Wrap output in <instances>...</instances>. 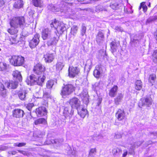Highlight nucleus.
Segmentation results:
<instances>
[{
  "label": "nucleus",
  "instance_id": "obj_60",
  "mask_svg": "<svg viewBox=\"0 0 157 157\" xmlns=\"http://www.w3.org/2000/svg\"><path fill=\"white\" fill-rule=\"evenodd\" d=\"M86 0H78V2H81L82 3H87V2L86 1Z\"/></svg>",
  "mask_w": 157,
  "mask_h": 157
},
{
  "label": "nucleus",
  "instance_id": "obj_22",
  "mask_svg": "<svg viewBox=\"0 0 157 157\" xmlns=\"http://www.w3.org/2000/svg\"><path fill=\"white\" fill-rule=\"evenodd\" d=\"M63 141V140L62 139L59 140L57 139L54 140L52 139H48L46 141V144H56L59 145Z\"/></svg>",
  "mask_w": 157,
  "mask_h": 157
},
{
  "label": "nucleus",
  "instance_id": "obj_56",
  "mask_svg": "<svg viewBox=\"0 0 157 157\" xmlns=\"http://www.w3.org/2000/svg\"><path fill=\"white\" fill-rule=\"evenodd\" d=\"M121 137V135L118 132L116 133L114 136V138L115 139H119Z\"/></svg>",
  "mask_w": 157,
  "mask_h": 157
},
{
  "label": "nucleus",
  "instance_id": "obj_46",
  "mask_svg": "<svg viewBox=\"0 0 157 157\" xmlns=\"http://www.w3.org/2000/svg\"><path fill=\"white\" fill-rule=\"evenodd\" d=\"M46 89L44 90V97L45 98H48L50 97V90L47 92Z\"/></svg>",
  "mask_w": 157,
  "mask_h": 157
},
{
  "label": "nucleus",
  "instance_id": "obj_12",
  "mask_svg": "<svg viewBox=\"0 0 157 157\" xmlns=\"http://www.w3.org/2000/svg\"><path fill=\"white\" fill-rule=\"evenodd\" d=\"M53 34L52 29L47 28L43 30L42 32V37L43 40H46L50 38Z\"/></svg>",
  "mask_w": 157,
  "mask_h": 157
},
{
  "label": "nucleus",
  "instance_id": "obj_23",
  "mask_svg": "<svg viewBox=\"0 0 157 157\" xmlns=\"http://www.w3.org/2000/svg\"><path fill=\"white\" fill-rule=\"evenodd\" d=\"M45 61L47 63H51L54 59L55 56L53 54L47 53L44 55Z\"/></svg>",
  "mask_w": 157,
  "mask_h": 157
},
{
  "label": "nucleus",
  "instance_id": "obj_13",
  "mask_svg": "<svg viewBox=\"0 0 157 157\" xmlns=\"http://www.w3.org/2000/svg\"><path fill=\"white\" fill-rule=\"evenodd\" d=\"M50 40L48 42V43L50 45H56L57 43L59 37L56 31H55L53 34L50 38Z\"/></svg>",
  "mask_w": 157,
  "mask_h": 157
},
{
  "label": "nucleus",
  "instance_id": "obj_4",
  "mask_svg": "<svg viewBox=\"0 0 157 157\" xmlns=\"http://www.w3.org/2000/svg\"><path fill=\"white\" fill-rule=\"evenodd\" d=\"M50 26L52 28L54 27V28L56 30L55 31L58 35L62 34L66 29L64 24L61 22L58 21L56 19H54L51 21Z\"/></svg>",
  "mask_w": 157,
  "mask_h": 157
},
{
  "label": "nucleus",
  "instance_id": "obj_64",
  "mask_svg": "<svg viewBox=\"0 0 157 157\" xmlns=\"http://www.w3.org/2000/svg\"><path fill=\"white\" fill-rule=\"evenodd\" d=\"M20 152H21V153H22V154H24L25 152L24 151H19Z\"/></svg>",
  "mask_w": 157,
  "mask_h": 157
},
{
  "label": "nucleus",
  "instance_id": "obj_45",
  "mask_svg": "<svg viewBox=\"0 0 157 157\" xmlns=\"http://www.w3.org/2000/svg\"><path fill=\"white\" fill-rule=\"evenodd\" d=\"M86 28L84 24L82 25L81 30V34L82 36H84L86 33Z\"/></svg>",
  "mask_w": 157,
  "mask_h": 157
},
{
  "label": "nucleus",
  "instance_id": "obj_20",
  "mask_svg": "<svg viewBox=\"0 0 157 157\" xmlns=\"http://www.w3.org/2000/svg\"><path fill=\"white\" fill-rule=\"evenodd\" d=\"M142 144V143L140 142H137L136 143H135L134 144H131L127 147H129V153L131 154H132L134 153V148L135 147H138V146H140Z\"/></svg>",
  "mask_w": 157,
  "mask_h": 157
},
{
  "label": "nucleus",
  "instance_id": "obj_43",
  "mask_svg": "<svg viewBox=\"0 0 157 157\" xmlns=\"http://www.w3.org/2000/svg\"><path fill=\"white\" fill-rule=\"evenodd\" d=\"M17 28H14V29H8L7 31L8 32L10 33L11 35H13L14 34L17 33L18 32V30L17 29Z\"/></svg>",
  "mask_w": 157,
  "mask_h": 157
},
{
  "label": "nucleus",
  "instance_id": "obj_55",
  "mask_svg": "<svg viewBox=\"0 0 157 157\" xmlns=\"http://www.w3.org/2000/svg\"><path fill=\"white\" fill-rule=\"evenodd\" d=\"M115 30L116 31L121 32L123 31V29L121 27L118 26L115 27Z\"/></svg>",
  "mask_w": 157,
  "mask_h": 157
},
{
  "label": "nucleus",
  "instance_id": "obj_50",
  "mask_svg": "<svg viewBox=\"0 0 157 157\" xmlns=\"http://www.w3.org/2000/svg\"><path fill=\"white\" fill-rule=\"evenodd\" d=\"M103 138V136L101 135H98L97 136H94L93 137V140H99L100 139H101Z\"/></svg>",
  "mask_w": 157,
  "mask_h": 157
},
{
  "label": "nucleus",
  "instance_id": "obj_42",
  "mask_svg": "<svg viewBox=\"0 0 157 157\" xmlns=\"http://www.w3.org/2000/svg\"><path fill=\"white\" fill-rule=\"evenodd\" d=\"M7 65L5 63L1 62L0 63V71H3L6 70Z\"/></svg>",
  "mask_w": 157,
  "mask_h": 157
},
{
  "label": "nucleus",
  "instance_id": "obj_54",
  "mask_svg": "<svg viewBox=\"0 0 157 157\" xmlns=\"http://www.w3.org/2000/svg\"><path fill=\"white\" fill-rule=\"evenodd\" d=\"M34 106L33 103H29L27 105L26 108L29 111H31L32 108Z\"/></svg>",
  "mask_w": 157,
  "mask_h": 157
},
{
  "label": "nucleus",
  "instance_id": "obj_31",
  "mask_svg": "<svg viewBox=\"0 0 157 157\" xmlns=\"http://www.w3.org/2000/svg\"><path fill=\"white\" fill-rule=\"evenodd\" d=\"M27 92L25 90L20 91L18 94V96L21 100H25L26 99V94Z\"/></svg>",
  "mask_w": 157,
  "mask_h": 157
},
{
  "label": "nucleus",
  "instance_id": "obj_1",
  "mask_svg": "<svg viewBox=\"0 0 157 157\" xmlns=\"http://www.w3.org/2000/svg\"><path fill=\"white\" fill-rule=\"evenodd\" d=\"M61 8H59L55 7L52 4L49 5L48 6V9L52 12H58L60 11L62 13H63L65 14L66 17H71V16H73L75 13V11L71 9V4L67 2H62V5H60L59 7Z\"/></svg>",
  "mask_w": 157,
  "mask_h": 157
},
{
  "label": "nucleus",
  "instance_id": "obj_33",
  "mask_svg": "<svg viewBox=\"0 0 157 157\" xmlns=\"http://www.w3.org/2000/svg\"><path fill=\"white\" fill-rule=\"evenodd\" d=\"M64 66V64L63 62H58L56 65V70L59 71L62 70Z\"/></svg>",
  "mask_w": 157,
  "mask_h": 157
},
{
  "label": "nucleus",
  "instance_id": "obj_25",
  "mask_svg": "<svg viewBox=\"0 0 157 157\" xmlns=\"http://www.w3.org/2000/svg\"><path fill=\"white\" fill-rule=\"evenodd\" d=\"M77 110L78 114L81 117L83 118L85 117L87 113V110L83 108L82 106L80 108H79Z\"/></svg>",
  "mask_w": 157,
  "mask_h": 157
},
{
  "label": "nucleus",
  "instance_id": "obj_14",
  "mask_svg": "<svg viewBox=\"0 0 157 157\" xmlns=\"http://www.w3.org/2000/svg\"><path fill=\"white\" fill-rule=\"evenodd\" d=\"M116 117L119 121H122L126 118L123 109H119L116 113Z\"/></svg>",
  "mask_w": 157,
  "mask_h": 157
},
{
  "label": "nucleus",
  "instance_id": "obj_7",
  "mask_svg": "<svg viewBox=\"0 0 157 157\" xmlns=\"http://www.w3.org/2000/svg\"><path fill=\"white\" fill-rule=\"evenodd\" d=\"M69 103L72 109L76 108L78 110L82 106L80 105V101L76 97H74L70 99L69 101Z\"/></svg>",
  "mask_w": 157,
  "mask_h": 157
},
{
  "label": "nucleus",
  "instance_id": "obj_26",
  "mask_svg": "<svg viewBox=\"0 0 157 157\" xmlns=\"http://www.w3.org/2000/svg\"><path fill=\"white\" fill-rule=\"evenodd\" d=\"M13 75L14 78L17 80L21 81L22 80V77L21 73L17 70H15L13 72Z\"/></svg>",
  "mask_w": 157,
  "mask_h": 157
},
{
  "label": "nucleus",
  "instance_id": "obj_63",
  "mask_svg": "<svg viewBox=\"0 0 157 157\" xmlns=\"http://www.w3.org/2000/svg\"><path fill=\"white\" fill-rule=\"evenodd\" d=\"M155 39L157 40V34L156 33H155Z\"/></svg>",
  "mask_w": 157,
  "mask_h": 157
},
{
  "label": "nucleus",
  "instance_id": "obj_37",
  "mask_svg": "<svg viewBox=\"0 0 157 157\" xmlns=\"http://www.w3.org/2000/svg\"><path fill=\"white\" fill-rule=\"evenodd\" d=\"M96 148H91L90 149L88 155V157H94L96 154Z\"/></svg>",
  "mask_w": 157,
  "mask_h": 157
},
{
  "label": "nucleus",
  "instance_id": "obj_21",
  "mask_svg": "<svg viewBox=\"0 0 157 157\" xmlns=\"http://www.w3.org/2000/svg\"><path fill=\"white\" fill-rule=\"evenodd\" d=\"M3 83H4L3 82ZM5 84L6 86L9 89H14L17 86L18 83L17 82L10 81L9 82H5Z\"/></svg>",
  "mask_w": 157,
  "mask_h": 157
},
{
  "label": "nucleus",
  "instance_id": "obj_10",
  "mask_svg": "<svg viewBox=\"0 0 157 157\" xmlns=\"http://www.w3.org/2000/svg\"><path fill=\"white\" fill-rule=\"evenodd\" d=\"M44 67L41 63H38L34 66L33 71L35 73L40 75L44 74Z\"/></svg>",
  "mask_w": 157,
  "mask_h": 157
},
{
  "label": "nucleus",
  "instance_id": "obj_27",
  "mask_svg": "<svg viewBox=\"0 0 157 157\" xmlns=\"http://www.w3.org/2000/svg\"><path fill=\"white\" fill-rule=\"evenodd\" d=\"M103 87V85L101 82H96L93 86V89L95 91H97Z\"/></svg>",
  "mask_w": 157,
  "mask_h": 157
},
{
  "label": "nucleus",
  "instance_id": "obj_2",
  "mask_svg": "<svg viewBox=\"0 0 157 157\" xmlns=\"http://www.w3.org/2000/svg\"><path fill=\"white\" fill-rule=\"evenodd\" d=\"M10 24L12 28H20L22 29L28 25V24L25 23V18L22 16L13 17L10 20Z\"/></svg>",
  "mask_w": 157,
  "mask_h": 157
},
{
  "label": "nucleus",
  "instance_id": "obj_38",
  "mask_svg": "<svg viewBox=\"0 0 157 157\" xmlns=\"http://www.w3.org/2000/svg\"><path fill=\"white\" fill-rule=\"evenodd\" d=\"M54 84V81L53 80H49L46 83V87L49 89L52 88Z\"/></svg>",
  "mask_w": 157,
  "mask_h": 157
},
{
  "label": "nucleus",
  "instance_id": "obj_52",
  "mask_svg": "<svg viewBox=\"0 0 157 157\" xmlns=\"http://www.w3.org/2000/svg\"><path fill=\"white\" fill-rule=\"evenodd\" d=\"M26 143H14V146L18 147H21L25 145Z\"/></svg>",
  "mask_w": 157,
  "mask_h": 157
},
{
  "label": "nucleus",
  "instance_id": "obj_57",
  "mask_svg": "<svg viewBox=\"0 0 157 157\" xmlns=\"http://www.w3.org/2000/svg\"><path fill=\"white\" fill-rule=\"evenodd\" d=\"M7 147L5 146H1L0 147V151H4L7 149Z\"/></svg>",
  "mask_w": 157,
  "mask_h": 157
},
{
  "label": "nucleus",
  "instance_id": "obj_32",
  "mask_svg": "<svg viewBox=\"0 0 157 157\" xmlns=\"http://www.w3.org/2000/svg\"><path fill=\"white\" fill-rule=\"evenodd\" d=\"M34 123L36 125L40 124H47V121L44 118H40L36 120L35 121Z\"/></svg>",
  "mask_w": 157,
  "mask_h": 157
},
{
  "label": "nucleus",
  "instance_id": "obj_18",
  "mask_svg": "<svg viewBox=\"0 0 157 157\" xmlns=\"http://www.w3.org/2000/svg\"><path fill=\"white\" fill-rule=\"evenodd\" d=\"M24 114V113L23 111L21 109H15L13 111V116L16 118L22 117Z\"/></svg>",
  "mask_w": 157,
  "mask_h": 157
},
{
  "label": "nucleus",
  "instance_id": "obj_19",
  "mask_svg": "<svg viewBox=\"0 0 157 157\" xmlns=\"http://www.w3.org/2000/svg\"><path fill=\"white\" fill-rule=\"evenodd\" d=\"M96 41L99 44H102L104 41V36L103 33L99 32L97 36Z\"/></svg>",
  "mask_w": 157,
  "mask_h": 157
},
{
  "label": "nucleus",
  "instance_id": "obj_40",
  "mask_svg": "<svg viewBox=\"0 0 157 157\" xmlns=\"http://www.w3.org/2000/svg\"><path fill=\"white\" fill-rule=\"evenodd\" d=\"M152 58L154 63H157V50L154 51L152 54Z\"/></svg>",
  "mask_w": 157,
  "mask_h": 157
},
{
  "label": "nucleus",
  "instance_id": "obj_61",
  "mask_svg": "<svg viewBox=\"0 0 157 157\" xmlns=\"http://www.w3.org/2000/svg\"><path fill=\"white\" fill-rule=\"evenodd\" d=\"M101 99H99L98 100V106H99V105L101 103Z\"/></svg>",
  "mask_w": 157,
  "mask_h": 157
},
{
  "label": "nucleus",
  "instance_id": "obj_51",
  "mask_svg": "<svg viewBox=\"0 0 157 157\" xmlns=\"http://www.w3.org/2000/svg\"><path fill=\"white\" fill-rule=\"evenodd\" d=\"M118 5L116 3H111L110 5V7L113 10L117 9L118 7Z\"/></svg>",
  "mask_w": 157,
  "mask_h": 157
},
{
  "label": "nucleus",
  "instance_id": "obj_59",
  "mask_svg": "<svg viewBox=\"0 0 157 157\" xmlns=\"http://www.w3.org/2000/svg\"><path fill=\"white\" fill-rule=\"evenodd\" d=\"M128 154V151L126 150H124V153L122 155L123 157H125Z\"/></svg>",
  "mask_w": 157,
  "mask_h": 157
},
{
  "label": "nucleus",
  "instance_id": "obj_11",
  "mask_svg": "<svg viewBox=\"0 0 157 157\" xmlns=\"http://www.w3.org/2000/svg\"><path fill=\"white\" fill-rule=\"evenodd\" d=\"M40 35L36 33L34 35L32 39L29 42V46L30 48H33L36 46L39 42Z\"/></svg>",
  "mask_w": 157,
  "mask_h": 157
},
{
  "label": "nucleus",
  "instance_id": "obj_34",
  "mask_svg": "<svg viewBox=\"0 0 157 157\" xmlns=\"http://www.w3.org/2000/svg\"><path fill=\"white\" fill-rule=\"evenodd\" d=\"M135 89L137 90H140L142 88V84L140 80H137L135 82Z\"/></svg>",
  "mask_w": 157,
  "mask_h": 157
},
{
  "label": "nucleus",
  "instance_id": "obj_35",
  "mask_svg": "<svg viewBox=\"0 0 157 157\" xmlns=\"http://www.w3.org/2000/svg\"><path fill=\"white\" fill-rule=\"evenodd\" d=\"M10 43L11 44H17L18 42V40L17 39V36H12L10 38Z\"/></svg>",
  "mask_w": 157,
  "mask_h": 157
},
{
  "label": "nucleus",
  "instance_id": "obj_30",
  "mask_svg": "<svg viewBox=\"0 0 157 157\" xmlns=\"http://www.w3.org/2000/svg\"><path fill=\"white\" fill-rule=\"evenodd\" d=\"M123 95L121 93L119 94L118 95L115 99V103L116 105H118L123 98Z\"/></svg>",
  "mask_w": 157,
  "mask_h": 157
},
{
  "label": "nucleus",
  "instance_id": "obj_49",
  "mask_svg": "<svg viewBox=\"0 0 157 157\" xmlns=\"http://www.w3.org/2000/svg\"><path fill=\"white\" fill-rule=\"evenodd\" d=\"M140 6L142 8L143 11L144 12L146 11L147 10V7L145 2H143L141 3L140 4Z\"/></svg>",
  "mask_w": 157,
  "mask_h": 157
},
{
  "label": "nucleus",
  "instance_id": "obj_39",
  "mask_svg": "<svg viewBox=\"0 0 157 157\" xmlns=\"http://www.w3.org/2000/svg\"><path fill=\"white\" fill-rule=\"evenodd\" d=\"M156 79V75L155 74L151 75L149 77V81L151 83L152 85H153V83L155 82Z\"/></svg>",
  "mask_w": 157,
  "mask_h": 157
},
{
  "label": "nucleus",
  "instance_id": "obj_53",
  "mask_svg": "<svg viewBox=\"0 0 157 157\" xmlns=\"http://www.w3.org/2000/svg\"><path fill=\"white\" fill-rule=\"evenodd\" d=\"M157 19V16H153L150 17L148 19H147V21L149 22L151 21H154Z\"/></svg>",
  "mask_w": 157,
  "mask_h": 157
},
{
  "label": "nucleus",
  "instance_id": "obj_15",
  "mask_svg": "<svg viewBox=\"0 0 157 157\" xmlns=\"http://www.w3.org/2000/svg\"><path fill=\"white\" fill-rule=\"evenodd\" d=\"M74 110L70 108L65 107L63 111V115L66 118H71L73 114Z\"/></svg>",
  "mask_w": 157,
  "mask_h": 157
},
{
  "label": "nucleus",
  "instance_id": "obj_62",
  "mask_svg": "<svg viewBox=\"0 0 157 157\" xmlns=\"http://www.w3.org/2000/svg\"><path fill=\"white\" fill-rule=\"evenodd\" d=\"M11 152L12 154L13 155H15L16 154V152L15 151H13Z\"/></svg>",
  "mask_w": 157,
  "mask_h": 157
},
{
  "label": "nucleus",
  "instance_id": "obj_24",
  "mask_svg": "<svg viewBox=\"0 0 157 157\" xmlns=\"http://www.w3.org/2000/svg\"><path fill=\"white\" fill-rule=\"evenodd\" d=\"M7 91L5 88L3 83L0 82V95L3 97H5L7 95Z\"/></svg>",
  "mask_w": 157,
  "mask_h": 157
},
{
  "label": "nucleus",
  "instance_id": "obj_6",
  "mask_svg": "<svg viewBox=\"0 0 157 157\" xmlns=\"http://www.w3.org/2000/svg\"><path fill=\"white\" fill-rule=\"evenodd\" d=\"M74 90V88L71 84L65 85L61 90V95L63 98L71 94Z\"/></svg>",
  "mask_w": 157,
  "mask_h": 157
},
{
  "label": "nucleus",
  "instance_id": "obj_28",
  "mask_svg": "<svg viewBox=\"0 0 157 157\" xmlns=\"http://www.w3.org/2000/svg\"><path fill=\"white\" fill-rule=\"evenodd\" d=\"M117 89L118 87L117 86H114L109 90V96L111 97H114L116 94Z\"/></svg>",
  "mask_w": 157,
  "mask_h": 157
},
{
  "label": "nucleus",
  "instance_id": "obj_16",
  "mask_svg": "<svg viewBox=\"0 0 157 157\" xmlns=\"http://www.w3.org/2000/svg\"><path fill=\"white\" fill-rule=\"evenodd\" d=\"M80 96L85 104H87L88 103L89 96L88 94V92L86 90H83L80 94Z\"/></svg>",
  "mask_w": 157,
  "mask_h": 157
},
{
  "label": "nucleus",
  "instance_id": "obj_36",
  "mask_svg": "<svg viewBox=\"0 0 157 157\" xmlns=\"http://www.w3.org/2000/svg\"><path fill=\"white\" fill-rule=\"evenodd\" d=\"M33 4L36 7H41L42 6V2L41 0H33Z\"/></svg>",
  "mask_w": 157,
  "mask_h": 157
},
{
  "label": "nucleus",
  "instance_id": "obj_17",
  "mask_svg": "<svg viewBox=\"0 0 157 157\" xmlns=\"http://www.w3.org/2000/svg\"><path fill=\"white\" fill-rule=\"evenodd\" d=\"M47 111L46 108L44 107H41L36 109V113L38 117L45 116L46 115Z\"/></svg>",
  "mask_w": 157,
  "mask_h": 157
},
{
  "label": "nucleus",
  "instance_id": "obj_5",
  "mask_svg": "<svg viewBox=\"0 0 157 157\" xmlns=\"http://www.w3.org/2000/svg\"><path fill=\"white\" fill-rule=\"evenodd\" d=\"M9 60L11 64L14 66H21L25 62L24 57L19 56H12Z\"/></svg>",
  "mask_w": 157,
  "mask_h": 157
},
{
  "label": "nucleus",
  "instance_id": "obj_29",
  "mask_svg": "<svg viewBox=\"0 0 157 157\" xmlns=\"http://www.w3.org/2000/svg\"><path fill=\"white\" fill-rule=\"evenodd\" d=\"M101 69L98 65L96 66L95 69L94 71V75L97 78L99 77L100 75Z\"/></svg>",
  "mask_w": 157,
  "mask_h": 157
},
{
  "label": "nucleus",
  "instance_id": "obj_41",
  "mask_svg": "<svg viewBox=\"0 0 157 157\" xmlns=\"http://www.w3.org/2000/svg\"><path fill=\"white\" fill-rule=\"evenodd\" d=\"M78 29V27L76 25H74L71 28V33L73 35H75L77 33Z\"/></svg>",
  "mask_w": 157,
  "mask_h": 157
},
{
  "label": "nucleus",
  "instance_id": "obj_9",
  "mask_svg": "<svg viewBox=\"0 0 157 157\" xmlns=\"http://www.w3.org/2000/svg\"><path fill=\"white\" fill-rule=\"evenodd\" d=\"M79 71V69L78 67H70L68 69V75L70 77L74 78L78 74Z\"/></svg>",
  "mask_w": 157,
  "mask_h": 157
},
{
  "label": "nucleus",
  "instance_id": "obj_58",
  "mask_svg": "<svg viewBox=\"0 0 157 157\" xmlns=\"http://www.w3.org/2000/svg\"><path fill=\"white\" fill-rule=\"evenodd\" d=\"M5 3V0H0V7L2 6Z\"/></svg>",
  "mask_w": 157,
  "mask_h": 157
},
{
  "label": "nucleus",
  "instance_id": "obj_47",
  "mask_svg": "<svg viewBox=\"0 0 157 157\" xmlns=\"http://www.w3.org/2000/svg\"><path fill=\"white\" fill-rule=\"evenodd\" d=\"M110 47L112 50V52L113 53L116 50V43L114 41H112L110 43Z\"/></svg>",
  "mask_w": 157,
  "mask_h": 157
},
{
  "label": "nucleus",
  "instance_id": "obj_8",
  "mask_svg": "<svg viewBox=\"0 0 157 157\" xmlns=\"http://www.w3.org/2000/svg\"><path fill=\"white\" fill-rule=\"evenodd\" d=\"M152 100L150 97H146L141 99L139 102V106H150L152 105Z\"/></svg>",
  "mask_w": 157,
  "mask_h": 157
},
{
  "label": "nucleus",
  "instance_id": "obj_44",
  "mask_svg": "<svg viewBox=\"0 0 157 157\" xmlns=\"http://www.w3.org/2000/svg\"><path fill=\"white\" fill-rule=\"evenodd\" d=\"M103 10L106 11V9L102 6L98 5L96 7L95 11L96 12L101 11Z\"/></svg>",
  "mask_w": 157,
  "mask_h": 157
},
{
  "label": "nucleus",
  "instance_id": "obj_3",
  "mask_svg": "<svg viewBox=\"0 0 157 157\" xmlns=\"http://www.w3.org/2000/svg\"><path fill=\"white\" fill-rule=\"evenodd\" d=\"M40 75L37 77L34 75H31L29 79H28L26 81L27 84L30 85L37 84L39 85L42 86L46 77L44 74Z\"/></svg>",
  "mask_w": 157,
  "mask_h": 157
},
{
  "label": "nucleus",
  "instance_id": "obj_48",
  "mask_svg": "<svg viewBox=\"0 0 157 157\" xmlns=\"http://www.w3.org/2000/svg\"><path fill=\"white\" fill-rule=\"evenodd\" d=\"M122 150L121 148H114L113 150L112 153L113 154H116L118 153H122Z\"/></svg>",
  "mask_w": 157,
  "mask_h": 157
}]
</instances>
